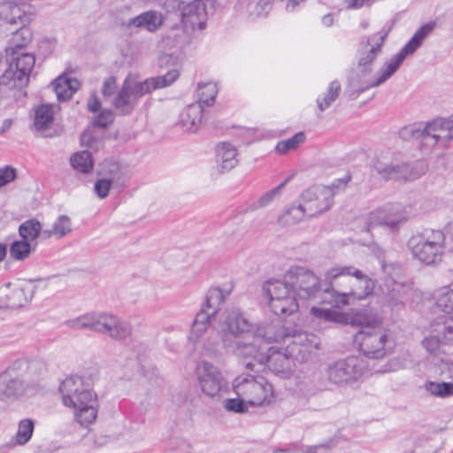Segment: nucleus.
<instances>
[{"instance_id":"obj_1","label":"nucleus","mask_w":453,"mask_h":453,"mask_svg":"<svg viewBox=\"0 0 453 453\" xmlns=\"http://www.w3.org/2000/svg\"><path fill=\"white\" fill-rule=\"evenodd\" d=\"M328 282L326 295L332 298V306L341 308L349 303V298L363 300L373 293L377 280L353 265H338L325 273Z\"/></svg>"},{"instance_id":"obj_2","label":"nucleus","mask_w":453,"mask_h":453,"mask_svg":"<svg viewBox=\"0 0 453 453\" xmlns=\"http://www.w3.org/2000/svg\"><path fill=\"white\" fill-rule=\"evenodd\" d=\"M30 40L31 33L28 28L22 27L14 34L6 48L10 63L8 68L1 75V82L4 86L10 88H22L28 84L35 58L31 53L24 52L23 49Z\"/></svg>"},{"instance_id":"obj_3","label":"nucleus","mask_w":453,"mask_h":453,"mask_svg":"<svg viewBox=\"0 0 453 453\" xmlns=\"http://www.w3.org/2000/svg\"><path fill=\"white\" fill-rule=\"evenodd\" d=\"M182 28L173 27L166 38L173 47L183 48L190 44L197 31L206 27L208 13L205 2H179Z\"/></svg>"},{"instance_id":"obj_4","label":"nucleus","mask_w":453,"mask_h":453,"mask_svg":"<svg viewBox=\"0 0 453 453\" xmlns=\"http://www.w3.org/2000/svg\"><path fill=\"white\" fill-rule=\"evenodd\" d=\"M292 338L291 343L300 344L303 338H306L303 333H297L296 330L293 334L286 328L280 320L269 325L258 326L253 330L251 342H238L234 346L235 355L241 357V352L246 350V347H254L255 350H273L274 347L270 346L272 342L286 341Z\"/></svg>"},{"instance_id":"obj_5","label":"nucleus","mask_w":453,"mask_h":453,"mask_svg":"<svg viewBox=\"0 0 453 453\" xmlns=\"http://www.w3.org/2000/svg\"><path fill=\"white\" fill-rule=\"evenodd\" d=\"M408 247L416 259L426 265L439 263L446 249V237L441 230L426 229L413 235L408 242Z\"/></svg>"},{"instance_id":"obj_6","label":"nucleus","mask_w":453,"mask_h":453,"mask_svg":"<svg viewBox=\"0 0 453 453\" xmlns=\"http://www.w3.org/2000/svg\"><path fill=\"white\" fill-rule=\"evenodd\" d=\"M237 396L243 397L250 406H261L273 399L271 383L261 375L242 374L233 383Z\"/></svg>"},{"instance_id":"obj_7","label":"nucleus","mask_w":453,"mask_h":453,"mask_svg":"<svg viewBox=\"0 0 453 453\" xmlns=\"http://www.w3.org/2000/svg\"><path fill=\"white\" fill-rule=\"evenodd\" d=\"M292 290L300 298L304 300L320 298L321 303L332 304V298L326 295L325 289L328 286L326 281L325 288H321V282L311 271L303 267H291L287 273Z\"/></svg>"},{"instance_id":"obj_8","label":"nucleus","mask_w":453,"mask_h":453,"mask_svg":"<svg viewBox=\"0 0 453 453\" xmlns=\"http://www.w3.org/2000/svg\"><path fill=\"white\" fill-rule=\"evenodd\" d=\"M241 352V357L250 361L245 363V366L250 370H256V366L262 367L267 364L269 369L275 374H280L281 377H287L292 369V359L287 355L277 349L273 348V350H255L254 347H246Z\"/></svg>"},{"instance_id":"obj_9","label":"nucleus","mask_w":453,"mask_h":453,"mask_svg":"<svg viewBox=\"0 0 453 453\" xmlns=\"http://www.w3.org/2000/svg\"><path fill=\"white\" fill-rule=\"evenodd\" d=\"M355 342L365 357L374 359L384 357L392 348L385 330L369 326H364L355 335Z\"/></svg>"},{"instance_id":"obj_10","label":"nucleus","mask_w":453,"mask_h":453,"mask_svg":"<svg viewBox=\"0 0 453 453\" xmlns=\"http://www.w3.org/2000/svg\"><path fill=\"white\" fill-rule=\"evenodd\" d=\"M223 330L225 348L235 354L234 346L238 342H251L254 326L239 310H233L226 317Z\"/></svg>"},{"instance_id":"obj_11","label":"nucleus","mask_w":453,"mask_h":453,"mask_svg":"<svg viewBox=\"0 0 453 453\" xmlns=\"http://www.w3.org/2000/svg\"><path fill=\"white\" fill-rule=\"evenodd\" d=\"M364 368V363L360 358L350 356L329 365L326 370V375L331 383L347 387L357 381L363 375Z\"/></svg>"},{"instance_id":"obj_12","label":"nucleus","mask_w":453,"mask_h":453,"mask_svg":"<svg viewBox=\"0 0 453 453\" xmlns=\"http://www.w3.org/2000/svg\"><path fill=\"white\" fill-rule=\"evenodd\" d=\"M59 392L63 404L69 408L81 406L88 402H96V395L90 384L78 375H72L64 380L59 386Z\"/></svg>"},{"instance_id":"obj_13","label":"nucleus","mask_w":453,"mask_h":453,"mask_svg":"<svg viewBox=\"0 0 453 453\" xmlns=\"http://www.w3.org/2000/svg\"><path fill=\"white\" fill-rule=\"evenodd\" d=\"M390 28L381 30L371 36H365L361 39L359 48L357 51V68L363 75L370 74L372 71V64L387 39Z\"/></svg>"},{"instance_id":"obj_14","label":"nucleus","mask_w":453,"mask_h":453,"mask_svg":"<svg viewBox=\"0 0 453 453\" xmlns=\"http://www.w3.org/2000/svg\"><path fill=\"white\" fill-rule=\"evenodd\" d=\"M406 219V213L400 204H386L368 214L366 225L368 230L379 226L395 230Z\"/></svg>"},{"instance_id":"obj_15","label":"nucleus","mask_w":453,"mask_h":453,"mask_svg":"<svg viewBox=\"0 0 453 453\" xmlns=\"http://www.w3.org/2000/svg\"><path fill=\"white\" fill-rule=\"evenodd\" d=\"M197 377L201 390L209 397L219 396L221 391L227 389V382L221 372L209 362L203 361L199 365Z\"/></svg>"},{"instance_id":"obj_16","label":"nucleus","mask_w":453,"mask_h":453,"mask_svg":"<svg viewBox=\"0 0 453 453\" xmlns=\"http://www.w3.org/2000/svg\"><path fill=\"white\" fill-rule=\"evenodd\" d=\"M333 197L332 188L322 185H313L301 195L303 204L309 208L310 218L329 210L333 205Z\"/></svg>"},{"instance_id":"obj_17","label":"nucleus","mask_w":453,"mask_h":453,"mask_svg":"<svg viewBox=\"0 0 453 453\" xmlns=\"http://www.w3.org/2000/svg\"><path fill=\"white\" fill-rule=\"evenodd\" d=\"M27 388L26 379L22 378L11 364L0 373V400L13 401L24 395Z\"/></svg>"},{"instance_id":"obj_18","label":"nucleus","mask_w":453,"mask_h":453,"mask_svg":"<svg viewBox=\"0 0 453 453\" xmlns=\"http://www.w3.org/2000/svg\"><path fill=\"white\" fill-rule=\"evenodd\" d=\"M1 16L10 24H19L26 27L30 23L34 14L33 7L29 2H4L1 5Z\"/></svg>"},{"instance_id":"obj_19","label":"nucleus","mask_w":453,"mask_h":453,"mask_svg":"<svg viewBox=\"0 0 453 453\" xmlns=\"http://www.w3.org/2000/svg\"><path fill=\"white\" fill-rule=\"evenodd\" d=\"M12 364L21 377L26 379L27 388L35 385L47 371L46 364L42 359L19 358Z\"/></svg>"},{"instance_id":"obj_20","label":"nucleus","mask_w":453,"mask_h":453,"mask_svg":"<svg viewBox=\"0 0 453 453\" xmlns=\"http://www.w3.org/2000/svg\"><path fill=\"white\" fill-rule=\"evenodd\" d=\"M164 22L163 15L156 11L144 12L127 21H123L121 26L127 31L133 33L135 29H145L148 32H156Z\"/></svg>"},{"instance_id":"obj_21","label":"nucleus","mask_w":453,"mask_h":453,"mask_svg":"<svg viewBox=\"0 0 453 453\" xmlns=\"http://www.w3.org/2000/svg\"><path fill=\"white\" fill-rule=\"evenodd\" d=\"M100 324L98 333L107 334L110 337L117 340L127 338L132 331L128 322L105 312H101Z\"/></svg>"},{"instance_id":"obj_22","label":"nucleus","mask_w":453,"mask_h":453,"mask_svg":"<svg viewBox=\"0 0 453 453\" xmlns=\"http://www.w3.org/2000/svg\"><path fill=\"white\" fill-rule=\"evenodd\" d=\"M405 58H406L403 57V54H401L400 52L394 55L388 61L384 64L381 69L377 73L376 77L373 80L368 81L366 85L360 89V91L363 92L371 88L383 84L398 70Z\"/></svg>"},{"instance_id":"obj_23","label":"nucleus","mask_w":453,"mask_h":453,"mask_svg":"<svg viewBox=\"0 0 453 453\" xmlns=\"http://www.w3.org/2000/svg\"><path fill=\"white\" fill-rule=\"evenodd\" d=\"M263 292L268 298V302L279 299H285L287 297H296V295L291 288L289 280L285 275L284 280H270L264 283Z\"/></svg>"},{"instance_id":"obj_24","label":"nucleus","mask_w":453,"mask_h":453,"mask_svg":"<svg viewBox=\"0 0 453 453\" xmlns=\"http://www.w3.org/2000/svg\"><path fill=\"white\" fill-rule=\"evenodd\" d=\"M273 8V2H236L235 11L243 18L255 20L266 17Z\"/></svg>"},{"instance_id":"obj_25","label":"nucleus","mask_w":453,"mask_h":453,"mask_svg":"<svg viewBox=\"0 0 453 453\" xmlns=\"http://www.w3.org/2000/svg\"><path fill=\"white\" fill-rule=\"evenodd\" d=\"M441 149H448L453 140V115L449 119H435L427 122Z\"/></svg>"},{"instance_id":"obj_26","label":"nucleus","mask_w":453,"mask_h":453,"mask_svg":"<svg viewBox=\"0 0 453 453\" xmlns=\"http://www.w3.org/2000/svg\"><path fill=\"white\" fill-rule=\"evenodd\" d=\"M216 160L220 172H228L238 164L237 150L229 142H219L216 148Z\"/></svg>"},{"instance_id":"obj_27","label":"nucleus","mask_w":453,"mask_h":453,"mask_svg":"<svg viewBox=\"0 0 453 453\" xmlns=\"http://www.w3.org/2000/svg\"><path fill=\"white\" fill-rule=\"evenodd\" d=\"M51 86L59 101H66L78 90L80 82L75 78H69L65 74L57 77Z\"/></svg>"},{"instance_id":"obj_28","label":"nucleus","mask_w":453,"mask_h":453,"mask_svg":"<svg viewBox=\"0 0 453 453\" xmlns=\"http://www.w3.org/2000/svg\"><path fill=\"white\" fill-rule=\"evenodd\" d=\"M203 106L195 102L188 104L180 114V122L186 130L195 132L203 119Z\"/></svg>"},{"instance_id":"obj_29","label":"nucleus","mask_w":453,"mask_h":453,"mask_svg":"<svg viewBox=\"0 0 453 453\" xmlns=\"http://www.w3.org/2000/svg\"><path fill=\"white\" fill-rule=\"evenodd\" d=\"M408 164H393L377 158L373 163V169L383 179H398L405 175L408 170Z\"/></svg>"},{"instance_id":"obj_30","label":"nucleus","mask_w":453,"mask_h":453,"mask_svg":"<svg viewBox=\"0 0 453 453\" xmlns=\"http://www.w3.org/2000/svg\"><path fill=\"white\" fill-rule=\"evenodd\" d=\"M436 22L430 21L426 24L422 25L408 41V42L400 50V53L403 54V57L413 54L423 43L424 40L429 35V34L435 28Z\"/></svg>"},{"instance_id":"obj_31","label":"nucleus","mask_w":453,"mask_h":453,"mask_svg":"<svg viewBox=\"0 0 453 453\" xmlns=\"http://www.w3.org/2000/svg\"><path fill=\"white\" fill-rule=\"evenodd\" d=\"M101 312H88L75 319H68L65 325L75 330H89L98 333L100 330Z\"/></svg>"},{"instance_id":"obj_32","label":"nucleus","mask_w":453,"mask_h":453,"mask_svg":"<svg viewBox=\"0 0 453 453\" xmlns=\"http://www.w3.org/2000/svg\"><path fill=\"white\" fill-rule=\"evenodd\" d=\"M112 104L120 115L131 114L136 106L137 102L133 98V96L124 82L114 98Z\"/></svg>"},{"instance_id":"obj_33","label":"nucleus","mask_w":453,"mask_h":453,"mask_svg":"<svg viewBox=\"0 0 453 453\" xmlns=\"http://www.w3.org/2000/svg\"><path fill=\"white\" fill-rule=\"evenodd\" d=\"M35 421L32 418H23L18 424V431L13 440L5 444L12 443L10 450L16 445L23 446L27 444L32 438L35 430Z\"/></svg>"},{"instance_id":"obj_34","label":"nucleus","mask_w":453,"mask_h":453,"mask_svg":"<svg viewBox=\"0 0 453 453\" xmlns=\"http://www.w3.org/2000/svg\"><path fill=\"white\" fill-rule=\"evenodd\" d=\"M290 179L291 176H288L280 185L266 191L258 199L249 203L248 208L245 210V212L257 211L258 209L265 208L270 205L277 197L280 196L282 188L287 185Z\"/></svg>"},{"instance_id":"obj_35","label":"nucleus","mask_w":453,"mask_h":453,"mask_svg":"<svg viewBox=\"0 0 453 453\" xmlns=\"http://www.w3.org/2000/svg\"><path fill=\"white\" fill-rule=\"evenodd\" d=\"M311 314L325 322H333L337 324H348L349 323V316L342 311L332 308H323V307H311Z\"/></svg>"},{"instance_id":"obj_36","label":"nucleus","mask_w":453,"mask_h":453,"mask_svg":"<svg viewBox=\"0 0 453 453\" xmlns=\"http://www.w3.org/2000/svg\"><path fill=\"white\" fill-rule=\"evenodd\" d=\"M311 314L325 322H333L337 324H348L349 323V316L342 311L332 308H323V307H311Z\"/></svg>"},{"instance_id":"obj_37","label":"nucleus","mask_w":453,"mask_h":453,"mask_svg":"<svg viewBox=\"0 0 453 453\" xmlns=\"http://www.w3.org/2000/svg\"><path fill=\"white\" fill-rule=\"evenodd\" d=\"M271 311L276 316H288L298 311L299 304L296 297H287L285 299L276 298L274 301L268 302Z\"/></svg>"},{"instance_id":"obj_38","label":"nucleus","mask_w":453,"mask_h":453,"mask_svg":"<svg viewBox=\"0 0 453 453\" xmlns=\"http://www.w3.org/2000/svg\"><path fill=\"white\" fill-rule=\"evenodd\" d=\"M124 83L136 102L144 95L156 90L152 78H148L143 81H133L130 76H127L125 79Z\"/></svg>"},{"instance_id":"obj_39","label":"nucleus","mask_w":453,"mask_h":453,"mask_svg":"<svg viewBox=\"0 0 453 453\" xmlns=\"http://www.w3.org/2000/svg\"><path fill=\"white\" fill-rule=\"evenodd\" d=\"M216 313H211L210 310L202 306L200 311L196 314L191 329L190 338L194 336L198 339L211 325V319Z\"/></svg>"},{"instance_id":"obj_40","label":"nucleus","mask_w":453,"mask_h":453,"mask_svg":"<svg viewBox=\"0 0 453 453\" xmlns=\"http://www.w3.org/2000/svg\"><path fill=\"white\" fill-rule=\"evenodd\" d=\"M434 331L439 334L444 343L453 344V316H441L434 322Z\"/></svg>"},{"instance_id":"obj_41","label":"nucleus","mask_w":453,"mask_h":453,"mask_svg":"<svg viewBox=\"0 0 453 453\" xmlns=\"http://www.w3.org/2000/svg\"><path fill=\"white\" fill-rule=\"evenodd\" d=\"M53 119L52 106L41 104L35 110L34 126L37 130L43 131L52 123Z\"/></svg>"},{"instance_id":"obj_42","label":"nucleus","mask_w":453,"mask_h":453,"mask_svg":"<svg viewBox=\"0 0 453 453\" xmlns=\"http://www.w3.org/2000/svg\"><path fill=\"white\" fill-rule=\"evenodd\" d=\"M33 296V291L30 289L19 288L13 289L6 297V306L10 309H19L27 304Z\"/></svg>"},{"instance_id":"obj_43","label":"nucleus","mask_w":453,"mask_h":453,"mask_svg":"<svg viewBox=\"0 0 453 453\" xmlns=\"http://www.w3.org/2000/svg\"><path fill=\"white\" fill-rule=\"evenodd\" d=\"M217 94L218 88L215 83H198L196 103L203 107L211 106L214 104Z\"/></svg>"},{"instance_id":"obj_44","label":"nucleus","mask_w":453,"mask_h":453,"mask_svg":"<svg viewBox=\"0 0 453 453\" xmlns=\"http://www.w3.org/2000/svg\"><path fill=\"white\" fill-rule=\"evenodd\" d=\"M95 403L96 402H88L81 406L73 407L75 410V418L81 426H87L95 421L97 415Z\"/></svg>"},{"instance_id":"obj_45","label":"nucleus","mask_w":453,"mask_h":453,"mask_svg":"<svg viewBox=\"0 0 453 453\" xmlns=\"http://www.w3.org/2000/svg\"><path fill=\"white\" fill-rule=\"evenodd\" d=\"M71 165L81 173H89L94 166L92 154L88 150L74 153L70 158Z\"/></svg>"},{"instance_id":"obj_46","label":"nucleus","mask_w":453,"mask_h":453,"mask_svg":"<svg viewBox=\"0 0 453 453\" xmlns=\"http://www.w3.org/2000/svg\"><path fill=\"white\" fill-rule=\"evenodd\" d=\"M419 149L423 154H430L435 147H440V143L436 138V135L432 130H430L429 124L425 123L422 134L418 137Z\"/></svg>"},{"instance_id":"obj_47","label":"nucleus","mask_w":453,"mask_h":453,"mask_svg":"<svg viewBox=\"0 0 453 453\" xmlns=\"http://www.w3.org/2000/svg\"><path fill=\"white\" fill-rule=\"evenodd\" d=\"M424 388L432 395L440 398H447L453 395V382L428 380L424 384Z\"/></svg>"},{"instance_id":"obj_48","label":"nucleus","mask_w":453,"mask_h":453,"mask_svg":"<svg viewBox=\"0 0 453 453\" xmlns=\"http://www.w3.org/2000/svg\"><path fill=\"white\" fill-rule=\"evenodd\" d=\"M436 306L447 316L453 313V286L443 287L440 289L436 299Z\"/></svg>"},{"instance_id":"obj_49","label":"nucleus","mask_w":453,"mask_h":453,"mask_svg":"<svg viewBox=\"0 0 453 453\" xmlns=\"http://www.w3.org/2000/svg\"><path fill=\"white\" fill-rule=\"evenodd\" d=\"M42 230V225L35 219H28L23 222L19 227V234L23 240L27 242L36 239Z\"/></svg>"},{"instance_id":"obj_50","label":"nucleus","mask_w":453,"mask_h":453,"mask_svg":"<svg viewBox=\"0 0 453 453\" xmlns=\"http://www.w3.org/2000/svg\"><path fill=\"white\" fill-rule=\"evenodd\" d=\"M342 90L341 84L338 81H333L330 82L326 94L321 97L317 98V104L319 109L321 111H324L326 109L329 108L333 102L336 100L339 96L340 92Z\"/></svg>"},{"instance_id":"obj_51","label":"nucleus","mask_w":453,"mask_h":453,"mask_svg":"<svg viewBox=\"0 0 453 453\" xmlns=\"http://www.w3.org/2000/svg\"><path fill=\"white\" fill-rule=\"evenodd\" d=\"M225 298L226 296L219 288H211L206 294L205 303L203 306L210 310L211 313H217Z\"/></svg>"},{"instance_id":"obj_52","label":"nucleus","mask_w":453,"mask_h":453,"mask_svg":"<svg viewBox=\"0 0 453 453\" xmlns=\"http://www.w3.org/2000/svg\"><path fill=\"white\" fill-rule=\"evenodd\" d=\"M446 345L441 336L434 331V323L431 324V334L422 341V346L432 355H438L441 352V346Z\"/></svg>"},{"instance_id":"obj_53","label":"nucleus","mask_w":453,"mask_h":453,"mask_svg":"<svg viewBox=\"0 0 453 453\" xmlns=\"http://www.w3.org/2000/svg\"><path fill=\"white\" fill-rule=\"evenodd\" d=\"M72 231L71 219L66 215H60L55 220L52 229L46 236L54 235L57 238H62Z\"/></svg>"},{"instance_id":"obj_54","label":"nucleus","mask_w":453,"mask_h":453,"mask_svg":"<svg viewBox=\"0 0 453 453\" xmlns=\"http://www.w3.org/2000/svg\"><path fill=\"white\" fill-rule=\"evenodd\" d=\"M32 251V247L29 242L26 240L15 241L11 244L10 255L11 257L19 261L27 258Z\"/></svg>"},{"instance_id":"obj_55","label":"nucleus","mask_w":453,"mask_h":453,"mask_svg":"<svg viewBox=\"0 0 453 453\" xmlns=\"http://www.w3.org/2000/svg\"><path fill=\"white\" fill-rule=\"evenodd\" d=\"M305 141V134L303 132L296 133L292 137L279 142L275 150L280 154H286L289 150H296Z\"/></svg>"},{"instance_id":"obj_56","label":"nucleus","mask_w":453,"mask_h":453,"mask_svg":"<svg viewBox=\"0 0 453 453\" xmlns=\"http://www.w3.org/2000/svg\"><path fill=\"white\" fill-rule=\"evenodd\" d=\"M286 220L293 224L301 221L305 217L309 216V208L307 205L300 203L299 205H293L286 211L284 216Z\"/></svg>"},{"instance_id":"obj_57","label":"nucleus","mask_w":453,"mask_h":453,"mask_svg":"<svg viewBox=\"0 0 453 453\" xmlns=\"http://www.w3.org/2000/svg\"><path fill=\"white\" fill-rule=\"evenodd\" d=\"M180 76V73L176 68L169 70L165 74L151 77L156 89L163 88L172 85Z\"/></svg>"},{"instance_id":"obj_58","label":"nucleus","mask_w":453,"mask_h":453,"mask_svg":"<svg viewBox=\"0 0 453 453\" xmlns=\"http://www.w3.org/2000/svg\"><path fill=\"white\" fill-rule=\"evenodd\" d=\"M424 125L425 123H413L405 126L399 130V137L404 141H409L411 139L418 140L420 134H422Z\"/></svg>"},{"instance_id":"obj_59","label":"nucleus","mask_w":453,"mask_h":453,"mask_svg":"<svg viewBox=\"0 0 453 453\" xmlns=\"http://www.w3.org/2000/svg\"><path fill=\"white\" fill-rule=\"evenodd\" d=\"M248 406H250L249 403L243 398H229L225 400L224 407L228 411H232L234 413H245L248 411Z\"/></svg>"},{"instance_id":"obj_60","label":"nucleus","mask_w":453,"mask_h":453,"mask_svg":"<svg viewBox=\"0 0 453 453\" xmlns=\"http://www.w3.org/2000/svg\"><path fill=\"white\" fill-rule=\"evenodd\" d=\"M114 187L123 188L126 186L127 178L124 171L119 167V165H111L109 170V177H107Z\"/></svg>"},{"instance_id":"obj_61","label":"nucleus","mask_w":453,"mask_h":453,"mask_svg":"<svg viewBox=\"0 0 453 453\" xmlns=\"http://www.w3.org/2000/svg\"><path fill=\"white\" fill-rule=\"evenodd\" d=\"M114 120V114L111 110L104 109L93 118L92 123L95 127L105 128Z\"/></svg>"},{"instance_id":"obj_62","label":"nucleus","mask_w":453,"mask_h":453,"mask_svg":"<svg viewBox=\"0 0 453 453\" xmlns=\"http://www.w3.org/2000/svg\"><path fill=\"white\" fill-rule=\"evenodd\" d=\"M111 187H114L111 180L107 178H102L96 181L94 189L97 196L104 199L108 196Z\"/></svg>"},{"instance_id":"obj_63","label":"nucleus","mask_w":453,"mask_h":453,"mask_svg":"<svg viewBox=\"0 0 453 453\" xmlns=\"http://www.w3.org/2000/svg\"><path fill=\"white\" fill-rule=\"evenodd\" d=\"M16 178V171L12 167L5 166L0 169V188L10 183Z\"/></svg>"},{"instance_id":"obj_64","label":"nucleus","mask_w":453,"mask_h":453,"mask_svg":"<svg viewBox=\"0 0 453 453\" xmlns=\"http://www.w3.org/2000/svg\"><path fill=\"white\" fill-rule=\"evenodd\" d=\"M116 90V79L113 76L106 78L103 84L102 93L104 96H111Z\"/></svg>"}]
</instances>
